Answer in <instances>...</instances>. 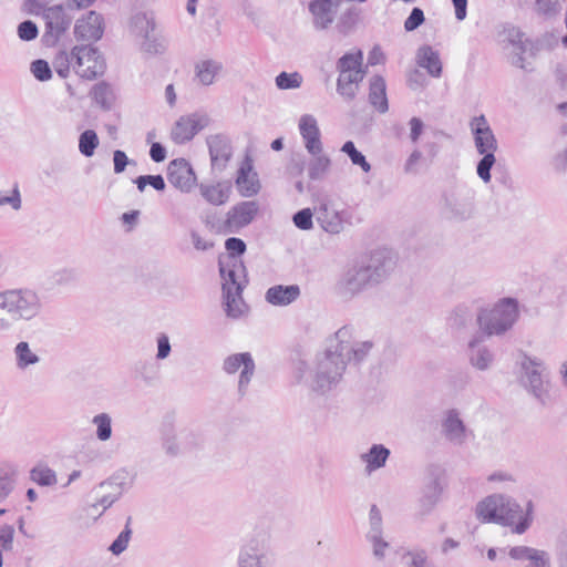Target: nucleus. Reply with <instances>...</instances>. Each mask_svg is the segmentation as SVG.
<instances>
[{"label":"nucleus","mask_w":567,"mask_h":567,"mask_svg":"<svg viewBox=\"0 0 567 567\" xmlns=\"http://www.w3.org/2000/svg\"><path fill=\"white\" fill-rule=\"evenodd\" d=\"M255 362L249 352H241L228 355L223 363V369L228 374H235L240 371L238 381V392L245 395L247 386L255 373Z\"/></svg>","instance_id":"16"},{"label":"nucleus","mask_w":567,"mask_h":567,"mask_svg":"<svg viewBox=\"0 0 567 567\" xmlns=\"http://www.w3.org/2000/svg\"><path fill=\"white\" fill-rule=\"evenodd\" d=\"M219 272L223 279L226 313L230 318H239L245 310V302L241 298L245 282L241 277L245 278V266L241 260L230 258L227 264L220 261Z\"/></svg>","instance_id":"6"},{"label":"nucleus","mask_w":567,"mask_h":567,"mask_svg":"<svg viewBox=\"0 0 567 567\" xmlns=\"http://www.w3.org/2000/svg\"><path fill=\"white\" fill-rule=\"evenodd\" d=\"M18 35L21 40L31 41L38 37V28L30 20L23 21L18 27Z\"/></svg>","instance_id":"54"},{"label":"nucleus","mask_w":567,"mask_h":567,"mask_svg":"<svg viewBox=\"0 0 567 567\" xmlns=\"http://www.w3.org/2000/svg\"><path fill=\"white\" fill-rule=\"evenodd\" d=\"M410 127V140L412 143H416L424 131V123L420 117H412L409 121Z\"/></svg>","instance_id":"61"},{"label":"nucleus","mask_w":567,"mask_h":567,"mask_svg":"<svg viewBox=\"0 0 567 567\" xmlns=\"http://www.w3.org/2000/svg\"><path fill=\"white\" fill-rule=\"evenodd\" d=\"M519 319L518 300L512 297L498 299L488 307H482L476 313V323L485 337H503L511 331Z\"/></svg>","instance_id":"4"},{"label":"nucleus","mask_w":567,"mask_h":567,"mask_svg":"<svg viewBox=\"0 0 567 567\" xmlns=\"http://www.w3.org/2000/svg\"><path fill=\"white\" fill-rule=\"evenodd\" d=\"M476 516L484 523H496L508 527L513 534L523 535L533 525L535 505L528 499L522 506L516 499L504 494H493L476 505Z\"/></svg>","instance_id":"2"},{"label":"nucleus","mask_w":567,"mask_h":567,"mask_svg":"<svg viewBox=\"0 0 567 567\" xmlns=\"http://www.w3.org/2000/svg\"><path fill=\"white\" fill-rule=\"evenodd\" d=\"M311 155L309 162V172L311 175L326 174L330 166L329 157L323 153L322 145L319 146L318 152H308Z\"/></svg>","instance_id":"34"},{"label":"nucleus","mask_w":567,"mask_h":567,"mask_svg":"<svg viewBox=\"0 0 567 567\" xmlns=\"http://www.w3.org/2000/svg\"><path fill=\"white\" fill-rule=\"evenodd\" d=\"M99 146L97 134L93 130L84 131L79 138V150L81 154L90 157L94 154L95 148Z\"/></svg>","instance_id":"40"},{"label":"nucleus","mask_w":567,"mask_h":567,"mask_svg":"<svg viewBox=\"0 0 567 567\" xmlns=\"http://www.w3.org/2000/svg\"><path fill=\"white\" fill-rule=\"evenodd\" d=\"M17 365L24 369L39 362V357L30 350L29 343L21 341L16 346Z\"/></svg>","instance_id":"38"},{"label":"nucleus","mask_w":567,"mask_h":567,"mask_svg":"<svg viewBox=\"0 0 567 567\" xmlns=\"http://www.w3.org/2000/svg\"><path fill=\"white\" fill-rule=\"evenodd\" d=\"M236 185L239 194L244 197H251L261 188L259 179H236Z\"/></svg>","instance_id":"45"},{"label":"nucleus","mask_w":567,"mask_h":567,"mask_svg":"<svg viewBox=\"0 0 567 567\" xmlns=\"http://www.w3.org/2000/svg\"><path fill=\"white\" fill-rule=\"evenodd\" d=\"M168 175L169 177H188L194 176L195 173L187 159L176 158L169 163Z\"/></svg>","instance_id":"41"},{"label":"nucleus","mask_w":567,"mask_h":567,"mask_svg":"<svg viewBox=\"0 0 567 567\" xmlns=\"http://www.w3.org/2000/svg\"><path fill=\"white\" fill-rule=\"evenodd\" d=\"M483 336H474L468 342L470 363L478 370H487L493 361V352L482 344Z\"/></svg>","instance_id":"26"},{"label":"nucleus","mask_w":567,"mask_h":567,"mask_svg":"<svg viewBox=\"0 0 567 567\" xmlns=\"http://www.w3.org/2000/svg\"><path fill=\"white\" fill-rule=\"evenodd\" d=\"M163 447L167 455L176 456L181 452L179 443L174 433H166L163 441Z\"/></svg>","instance_id":"58"},{"label":"nucleus","mask_w":567,"mask_h":567,"mask_svg":"<svg viewBox=\"0 0 567 567\" xmlns=\"http://www.w3.org/2000/svg\"><path fill=\"white\" fill-rule=\"evenodd\" d=\"M300 297V287L298 285H276L270 287L265 295V299L272 306H288Z\"/></svg>","instance_id":"27"},{"label":"nucleus","mask_w":567,"mask_h":567,"mask_svg":"<svg viewBox=\"0 0 567 567\" xmlns=\"http://www.w3.org/2000/svg\"><path fill=\"white\" fill-rule=\"evenodd\" d=\"M100 489L107 492L97 499L92 508L97 509L99 506L103 507V511L109 508L121 495V487L117 483L112 481L103 482L99 486Z\"/></svg>","instance_id":"33"},{"label":"nucleus","mask_w":567,"mask_h":567,"mask_svg":"<svg viewBox=\"0 0 567 567\" xmlns=\"http://www.w3.org/2000/svg\"><path fill=\"white\" fill-rule=\"evenodd\" d=\"M535 10L543 16H554L559 11L558 0H536Z\"/></svg>","instance_id":"52"},{"label":"nucleus","mask_w":567,"mask_h":567,"mask_svg":"<svg viewBox=\"0 0 567 567\" xmlns=\"http://www.w3.org/2000/svg\"><path fill=\"white\" fill-rule=\"evenodd\" d=\"M14 529L11 525L0 527V546L3 550H12Z\"/></svg>","instance_id":"57"},{"label":"nucleus","mask_w":567,"mask_h":567,"mask_svg":"<svg viewBox=\"0 0 567 567\" xmlns=\"http://www.w3.org/2000/svg\"><path fill=\"white\" fill-rule=\"evenodd\" d=\"M415 60L417 65L425 69L431 76L440 78L442 75V62L440 53L432 47H420L416 51Z\"/></svg>","instance_id":"28"},{"label":"nucleus","mask_w":567,"mask_h":567,"mask_svg":"<svg viewBox=\"0 0 567 567\" xmlns=\"http://www.w3.org/2000/svg\"><path fill=\"white\" fill-rule=\"evenodd\" d=\"M72 66L71 55L62 53L56 59V72L61 78H66L69 73V66Z\"/></svg>","instance_id":"63"},{"label":"nucleus","mask_w":567,"mask_h":567,"mask_svg":"<svg viewBox=\"0 0 567 567\" xmlns=\"http://www.w3.org/2000/svg\"><path fill=\"white\" fill-rule=\"evenodd\" d=\"M114 173L122 174L125 168L133 167L136 165L135 161L130 159L123 151H115L113 153Z\"/></svg>","instance_id":"49"},{"label":"nucleus","mask_w":567,"mask_h":567,"mask_svg":"<svg viewBox=\"0 0 567 567\" xmlns=\"http://www.w3.org/2000/svg\"><path fill=\"white\" fill-rule=\"evenodd\" d=\"M406 567H424L425 556L422 553L408 554L404 556Z\"/></svg>","instance_id":"64"},{"label":"nucleus","mask_w":567,"mask_h":567,"mask_svg":"<svg viewBox=\"0 0 567 567\" xmlns=\"http://www.w3.org/2000/svg\"><path fill=\"white\" fill-rule=\"evenodd\" d=\"M338 72L337 92L347 101H352L360 89L367 70L363 65V52L360 49H352L341 55L337 63Z\"/></svg>","instance_id":"5"},{"label":"nucleus","mask_w":567,"mask_h":567,"mask_svg":"<svg viewBox=\"0 0 567 567\" xmlns=\"http://www.w3.org/2000/svg\"><path fill=\"white\" fill-rule=\"evenodd\" d=\"M30 477L41 486H52L56 484L55 472L47 465H38L33 467L30 472Z\"/></svg>","instance_id":"36"},{"label":"nucleus","mask_w":567,"mask_h":567,"mask_svg":"<svg viewBox=\"0 0 567 567\" xmlns=\"http://www.w3.org/2000/svg\"><path fill=\"white\" fill-rule=\"evenodd\" d=\"M558 567H567V529L563 530L555 547Z\"/></svg>","instance_id":"46"},{"label":"nucleus","mask_w":567,"mask_h":567,"mask_svg":"<svg viewBox=\"0 0 567 567\" xmlns=\"http://www.w3.org/2000/svg\"><path fill=\"white\" fill-rule=\"evenodd\" d=\"M370 103L380 112L385 113L389 110L386 97L385 80L380 75H374L370 80Z\"/></svg>","instance_id":"29"},{"label":"nucleus","mask_w":567,"mask_h":567,"mask_svg":"<svg viewBox=\"0 0 567 567\" xmlns=\"http://www.w3.org/2000/svg\"><path fill=\"white\" fill-rule=\"evenodd\" d=\"M473 306L470 303L457 305L449 317L452 328L461 330L466 328L473 320Z\"/></svg>","instance_id":"32"},{"label":"nucleus","mask_w":567,"mask_h":567,"mask_svg":"<svg viewBox=\"0 0 567 567\" xmlns=\"http://www.w3.org/2000/svg\"><path fill=\"white\" fill-rule=\"evenodd\" d=\"M267 536L250 538L240 547L237 556V567H267Z\"/></svg>","instance_id":"17"},{"label":"nucleus","mask_w":567,"mask_h":567,"mask_svg":"<svg viewBox=\"0 0 567 567\" xmlns=\"http://www.w3.org/2000/svg\"><path fill=\"white\" fill-rule=\"evenodd\" d=\"M223 72V63L215 59H200L194 64V81L200 86L213 85Z\"/></svg>","instance_id":"24"},{"label":"nucleus","mask_w":567,"mask_h":567,"mask_svg":"<svg viewBox=\"0 0 567 567\" xmlns=\"http://www.w3.org/2000/svg\"><path fill=\"white\" fill-rule=\"evenodd\" d=\"M231 187V179H208L199 185L202 196L213 205L226 203Z\"/></svg>","instance_id":"23"},{"label":"nucleus","mask_w":567,"mask_h":567,"mask_svg":"<svg viewBox=\"0 0 567 567\" xmlns=\"http://www.w3.org/2000/svg\"><path fill=\"white\" fill-rule=\"evenodd\" d=\"M368 539L372 543L373 555L379 559L383 558L389 544L382 538V534L375 535V538L373 535H368Z\"/></svg>","instance_id":"59"},{"label":"nucleus","mask_w":567,"mask_h":567,"mask_svg":"<svg viewBox=\"0 0 567 567\" xmlns=\"http://www.w3.org/2000/svg\"><path fill=\"white\" fill-rule=\"evenodd\" d=\"M369 520H370V530H369L368 535H373V537L375 538V535L382 534V516H381V512L377 505L371 506L370 514H369Z\"/></svg>","instance_id":"50"},{"label":"nucleus","mask_w":567,"mask_h":567,"mask_svg":"<svg viewBox=\"0 0 567 567\" xmlns=\"http://www.w3.org/2000/svg\"><path fill=\"white\" fill-rule=\"evenodd\" d=\"M375 285L385 281L394 271L398 262L395 252L381 248L373 250L365 260L361 261Z\"/></svg>","instance_id":"14"},{"label":"nucleus","mask_w":567,"mask_h":567,"mask_svg":"<svg viewBox=\"0 0 567 567\" xmlns=\"http://www.w3.org/2000/svg\"><path fill=\"white\" fill-rule=\"evenodd\" d=\"M130 522H131V517L127 518L125 529L117 536V538L110 546V550L114 555H120L127 548V545H128V542L131 538V534H132V530L128 527Z\"/></svg>","instance_id":"44"},{"label":"nucleus","mask_w":567,"mask_h":567,"mask_svg":"<svg viewBox=\"0 0 567 567\" xmlns=\"http://www.w3.org/2000/svg\"><path fill=\"white\" fill-rule=\"evenodd\" d=\"M212 124L210 115L205 111H195L181 115L172 125L171 140L178 145L190 142L199 132Z\"/></svg>","instance_id":"11"},{"label":"nucleus","mask_w":567,"mask_h":567,"mask_svg":"<svg viewBox=\"0 0 567 567\" xmlns=\"http://www.w3.org/2000/svg\"><path fill=\"white\" fill-rule=\"evenodd\" d=\"M423 165V155L420 151L414 150L408 157L404 171L406 174H417Z\"/></svg>","instance_id":"51"},{"label":"nucleus","mask_w":567,"mask_h":567,"mask_svg":"<svg viewBox=\"0 0 567 567\" xmlns=\"http://www.w3.org/2000/svg\"><path fill=\"white\" fill-rule=\"evenodd\" d=\"M70 55L72 68L81 78L93 80L104 73L105 61L96 48L76 45L72 49Z\"/></svg>","instance_id":"10"},{"label":"nucleus","mask_w":567,"mask_h":567,"mask_svg":"<svg viewBox=\"0 0 567 567\" xmlns=\"http://www.w3.org/2000/svg\"><path fill=\"white\" fill-rule=\"evenodd\" d=\"M442 432L449 442L457 446L463 445L468 436V431L455 410L446 413L442 424Z\"/></svg>","instance_id":"25"},{"label":"nucleus","mask_w":567,"mask_h":567,"mask_svg":"<svg viewBox=\"0 0 567 567\" xmlns=\"http://www.w3.org/2000/svg\"><path fill=\"white\" fill-rule=\"evenodd\" d=\"M250 175H257L254 168V158L251 154L246 153L239 163L237 169V177H249Z\"/></svg>","instance_id":"56"},{"label":"nucleus","mask_w":567,"mask_h":567,"mask_svg":"<svg viewBox=\"0 0 567 567\" xmlns=\"http://www.w3.org/2000/svg\"><path fill=\"white\" fill-rule=\"evenodd\" d=\"M31 73L39 81H48L52 78V71L49 63L44 60H35L31 63Z\"/></svg>","instance_id":"47"},{"label":"nucleus","mask_w":567,"mask_h":567,"mask_svg":"<svg viewBox=\"0 0 567 567\" xmlns=\"http://www.w3.org/2000/svg\"><path fill=\"white\" fill-rule=\"evenodd\" d=\"M373 343L371 341L357 340L353 331L349 327L340 328L333 337L328 340L324 352L317 355L312 389L319 392H327L337 385L347 368L348 363H360L371 352Z\"/></svg>","instance_id":"1"},{"label":"nucleus","mask_w":567,"mask_h":567,"mask_svg":"<svg viewBox=\"0 0 567 567\" xmlns=\"http://www.w3.org/2000/svg\"><path fill=\"white\" fill-rule=\"evenodd\" d=\"M344 0H311L308 9L316 30H327L336 21L339 33L349 34L361 22L362 11L355 6H348L338 17Z\"/></svg>","instance_id":"3"},{"label":"nucleus","mask_w":567,"mask_h":567,"mask_svg":"<svg viewBox=\"0 0 567 567\" xmlns=\"http://www.w3.org/2000/svg\"><path fill=\"white\" fill-rule=\"evenodd\" d=\"M93 99L101 107L109 110L113 105L114 95L112 89L105 83H99L93 87Z\"/></svg>","instance_id":"39"},{"label":"nucleus","mask_w":567,"mask_h":567,"mask_svg":"<svg viewBox=\"0 0 567 567\" xmlns=\"http://www.w3.org/2000/svg\"><path fill=\"white\" fill-rule=\"evenodd\" d=\"M494 152L495 151H489V152H484L482 154V155H484V157L480 161V163L477 165L478 177H491L489 171H491L493 164L495 163Z\"/></svg>","instance_id":"55"},{"label":"nucleus","mask_w":567,"mask_h":567,"mask_svg":"<svg viewBox=\"0 0 567 567\" xmlns=\"http://www.w3.org/2000/svg\"><path fill=\"white\" fill-rule=\"evenodd\" d=\"M171 353V343L169 339L165 333H161L157 337V353L156 359L164 360L166 359Z\"/></svg>","instance_id":"60"},{"label":"nucleus","mask_w":567,"mask_h":567,"mask_svg":"<svg viewBox=\"0 0 567 567\" xmlns=\"http://www.w3.org/2000/svg\"><path fill=\"white\" fill-rule=\"evenodd\" d=\"M225 247L229 251V255L226 257V259H219V262L223 261L227 264L229 262L230 258L239 260L238 256L246 251V244L240 238L236 237L228 238L225 243Z\"/></svg>","instance_id":"43"},{"label":"nucleus","mask_w":567,"mask_h":567,"mask_svg":"<svg viewBox=\"0 0 567 567\" xmlns=\"http://www.w3.org/2000/svg\"><path fill=\"white\" fill-rule=\"evenodd\" d=\"M298 130L307 152H318L321 143V133L318 120L312 114H302L298 120Z\"/></svg>","instance_id":"22"},{"label":"nucleus","mask_w":567,"mask_h":567,"mask_svg":"<svg viewBox=\"0 0 567 567\" xmlns=\"http://www.w3.org/2000/svg\"><path fill=\"white\" fill-rule=\"evenodd\" d=\"M507 556L518 563L528 561L524 567H551L550 555L545 549L516 545L507 549Z\"/></svg>","instance_id":"20"},{"label":"nucleus","mask_w":567,"mask_h":567,"mask_svg":"<svg viewBox=\"0 0 567 567\" xmlns=\"http://www.w3.org/2000/svg\"><path fill=\"white\" fill-rule=\"evenodd\" d=\"M45 18L49 20L48 24L53 29V19L56 20L55 29L63 30L64 27L60 25V20L63 18V10L61 7L49 8L45 12Z\"/></svg>","instance_id":"62"},{"label":"nucleus","mask_w":567,"mask_h":567,"mask_svg":"<svg viewBox=\"0 0 567 567\" xmlns=\"http://www.w3.org/2000/svg\"><path fill=\"white\" fill-rule=\"evenodd\" d=\"M257 212L256 202L239 203L227 213L226 219L216 227V230L221 234L237 233L254 220Z\"/></svg>","instance_id":"15"},{"label":"nucleus","mask_w":567,"mask_h":567,"mask_svg":"<svg viewBox=\"0 0 567 567\" xmlns=\"http://www.w3.org/2000/svg\"><path fill=\"white\" fill-rule=\"evenodd\" d=\"M519 365V380L528 393L543 405L551 402V384L544 362L538 358L524 354Z\"/></svg>","instance_id":"8"},{"label":"nucleus","mask_w":567,"mask_h":567,"mask_svg":"<svg viewBox=\"0 0 567 567\" xmlns=\"http://www.w3.org/2000/svg\"><path fill=\"white\" fill-rule=\"evenodd\" d=\"M210 173L219 175L226 172L234 156V146L230 136L224 132L213 133L206 136Z\"/></svg>","instance_id":"12"},{"label":"nucleus","mask_w":567,"mask_h":567,"mask_svg":"<svg viewBox=\"0 0 567 567\" xmlns=\"http://www.w3.org/2000/svg\"><path fill=\"white\" fill-rule=\"evenodd\" d=\"M424 13L420 8H413L410 16L404 21V29L408 32L414 31L424 22Z\"/></svg>","instance_id":"53"},{"label":"nucleus","mask_w":567,"mask_h":567,"mask_svg":"<svg viewBox=\"0 0 567 567\" xmlns=\"http://www.w3.org/2000/svg\"><path fill=\"white\" fill-rule=\"evenodd\" d=\"M0 309L16 321H30L40 315L42 302L40 296L32 289H9L0 292Z\"/></svg>","instance_id":"7"},{"label":"nucleus","mask_w":567,"mask_h":567,"mask_svg":"<svg viewBox=\"0 0 567 567\" xmlns=\"http://www.w3.org/2000/svg\"><path fill=\"white\" fill-rule=\"evenodd\" d=\"M389 456V449L382 444H373L367 453L361 455V460L365 463V471L372 473L383 467Z\"/></svg>","instance_id":"31"},{"label":"nucleus","mask_w":567,"mask_h":567,"mask_svg":"<svg viewBox=\"0 0 567 567\" xmlns=\"http://www.w3.org/2000/svg\"><path fill=\"white\" fill-rule=\"evenodd\" d=\"M103 19L95 11H90L80 18L74 27V33L79 39L86 41H96L103 35Z\"/></svg>","instance_id":"21"},{"label":"nucleus","mask_w":567,"mask_h":567,"mask_svg":"<svg viewBox=\"0 0 567 567\" xmlns=\"http://www.w3.org/2000/svg\"><path fill=\"white\" fill-rule=\"evenodd\" d=\"M312 212L310 208H303L293 215V223L296 227L302 230H309L312 228Z\"/></svg>","instance_id":"48"},{"label":"nucleus","mask_w":567,"mask_h":567,"mask_svg":"<svg viewBox=\"0 0 567 567\" xmlns=\"http://www.w3.org/2000/svg\"><path fill=\"white\" fill-rule=\"evenodd\" d=\"M308 187L312 192L317 221L327 233L339 234L343 229V218L334 200L328 192L318 190L315 186Z\"/></svg>","instance_id":"9"},{"label":"nucleus","mask_w":567,"mask_h":567,"mask_svg":"<svg viewBox=\"0 0 567 567\" xmlns=\"http://www.w3.org/2000/svg\"><path fill=\"white\" fill-rule=\"evenodd\" d=\"M446 482L442 471L435 468L431 472L419 499V513L424 516L430 514L441 499Z\"/></svg>","instance_id":"18"},{"label":"nucleus","mask_w":567,"mask_h":567,"mask_svg":"<svg viewBox=\"0 0 567 567\" xmlns=\"http://www.w3.org/2000/svg\"><path fill=\"white\" fill-rule=\"evenodd\" d=\"M21 195L19 184L14 179H2L0 184V206H8L13 210L21 208Z\"/></svg>","instance_id":"30"},{"label":"nucleus","mask_w":567,"mask_h":567,"mask_svg":"<svg viewBox=\"0 0 567 567\" xmlns=\"http://www.w3.org/2000/svg\"><path fill=\"white\" fill-rule=\"evenodd\" d=\"M468 126L474 137L475 147L480 154H483L484 152L496 151V137L487 118L484 115L472 117L470 120Z\"/></svg>","instance_id":"19"},{"label":"nucleus","mask_w":567,"mask_h":567,"mask_svg":"<svg viewBox=\"0 0 567 567\" xmlns=\"http://www.w3.org/2000/svg\"><path fill=\"white\" fill-rule=\"evenodd\" d=\"M302 82L303 78L299 72H281L275 79L279 90H296L302 85Z\"/></svg>","instance_id":"37"},{"label":"nucleus","mask_w":567,"mask_h":567,"mask_svg":"<svg viewBox=\"0 0 567 567\" xmlns=\"http://www.w3.org/2000/svg\"><path fill=\"white\" fill-rule=\"evenodd\" d=\"M377 286L369 275L363 264L357 262L349 267L337 284L338 293L346 298L351 299L362 291Z\"/></svg>","instance_id":"13"},{"label":"nucleus","mask_w":567,"mask_h":567,"mask_svg":"<svg viewBox=\"0 0 567 567\" xmlns=\"http://www.w3.org/2000/svg\"><path fill=\"white\" fill-rule=\"evenodd\" d=\"M92 424L96 427V437L105 442L112 436V417L107 413H100L93 416Z\"/></svg>","instance_id":"35"},{"label":"nucleus","mask_w":567,"mask_h":567,"mask_svg":"<svg viewBox=\"0 0 567 567\" xmlns=\"http://www.w3.org/2000/svg\"><path fill=\"white\" fill-rule=\"evenodd\" d=\"M346 153L354 165L362 167L363 173L370 172V164L365 161V157L355 148L354 144L349 141L346 142L341 148Z\"/></svg>","instance_id":"42"}]
</instances>
